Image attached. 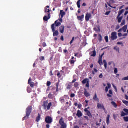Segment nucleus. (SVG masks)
<instances>
[{"label": "nucleus", "mask_w": 128, "mask_h": 128, "mask_svg": "<svg viewBox=\"0 0 128 128\" xmlns=\"http://www.w3.org/2000/svg\"><path fill=\"white\" fill-rule=\"evenodd\" d=\"M42 46L44 48H46V42L43 43Z\"/></svg>", "instance_id": "obj_52"}, {"label": "nucleus", "mask_w": 128, "mask_h": 128, "mask_svg": "<svg viewBox=\"0 0 128 128\" xmlns=\"http://www.w3.org/2000/svg\"><path fill=\"white\" fill-rule=\"evenodd\" d=\"M104 38L106 42H108V36H105Z\"/></svg>", "instance_id": "obj_37"}, {"label": "nucleus", "mask_w": 128, "mask_h": 128, "mask_svg": "<svg viewBox=\"0 0 128 128\" xmlns=\"http://www.w3.org/2000/svg\"><path fill=\"white\" fill-rule=\"evenodd\" d=\"M78 108H82V104H80L78 105Z\"/></svg>", "instance_id": "obj_63"}, {"label": "nucleus", "mask_w": 128, "mask_h": 128, "mask_svg": "<svg viewBox=\"0 0 128 128\" xmlns=\"http://www.w3.org/2000/svg\"><path fill=\"white\" fill-rule=\"evenodd\" d=\"M75 56H78V58H80L81 56H82V55L78 56V54H75Z\"/></svg>", "instance_id": "obj_53"}, {"label": "nucleus", "mask_w": 128, "mask_h": 128, "mask_svg": "<svg viewBox=\"0 0 128 128\" xmlns=\"http://www.w3.org/2000/svg\"><path fill=\"white\" fill-rule=\"evenodd\" d=\"M102 60V56H100L99 57V60Z\"/></svg>", "instance_id": "obj_57"}, {"label": "nucleus", "mask_w": 128, "mask_h": 128, "mask_svg": "<svg viewBox=\"0 0 128 128\" xmlns=\"http://www.w3.org/2000/svg\"><path fill=\"white\" fill-rule=\"evenodd\" d=\"M32 106H29L28 108H26V116L24 118V120H28L30 116V114H32Z\"/></svg>", "instance_id": "obj_1"}, {"label": "nucleus", "mask_w": 128, "mask_h": 128, "mask_svg": "<svg viewBox=\"0 0 128 128\" xmlns=\"http://www.w3.org/2000/svg\"><path fill=\"white\" fill-rule=\"evenodd\" d=\"M36 120H37L38 122H40V114H38V116Z\"/></svg>", "instance_id": "obj_32"}, {"label": "nucleus", "mask_w": 128, "mask_h": 128, "mask_svg": "<svg viewBox=\"0 0 128 128\" xmlns=\"http://www.w3.org/2000/svg\"><path fill=\"white\" fill-rule=\"evenodd\" d=\"M46 124H52V118L50 116H48L46 118Z\"/></svg>", "instance_id": "obj_6"}, {"label": "nucleus", "mask_w": 128, "mask_h": 128, "mask_svg": "<svg viewBox=\"0 0 128 128\" xmlns=\"http://www.w3.org/2000/svg\"><path fill=\"white\" fill-rule=\"evenodd\" d=\"M109 94H112V90H110Z\"/></svg>", "instance_id": "obj_59"}, {"label": "nucleus", "mask_w": 128, "mask_h": 128, "mask_svg": "<svg viewBox=\"0 0 128 128\" xmlns=\"http://www.w3.org/2000/svg\"><path fill=\"white\" fill-rule=\"evenodd\" d=\"M55 24H56V26H60V24H62L60 22H58V20L56 21L55 22Z\"/></svg>", "instance_id": "obj_25"}, {"label": "nucleus", "mask_w": 128, "mask_h": 128, "mask_svg": "<svg viewBox=\"0 0 128 128\" xmlns=\"http://www.w3.org/2000/svg\"><path fill=\"white\" fill-rule=\"evenodd\" d=\"M124 111L125 112H126V116H128V109H124Z\"/></svg>", "instance_id": "obj_39"}, {"label": "nucleus", "mask_w": 128, "mask_h": 128, "mask_svg": "<svg viewBox=\"0 0 128 128\" xmlns=\"http://www.w3.org/2000/svg\"><path fill=\"white\" fill-rule=\"evenodd\" d=\"M70 88H72V85L68 84V86H67V89L70 90Z\"/></svg>", "instance_id": "obj_41"}, {"label": "nucleus", "mask_w": 128, "mask_h": 128, "mask_svg": "<svg viewBox=\"0 0 128 128\" xmlns=\"http://www.w3.org/2000/svg\"><path fill=\"white\" fill-rule=\"evenodd\" d=\"M60 32L61 34H64V26H62L61 27H60Z\"/></svg>", "instance_id": "obj_18"}, {"label": "nucleus", "mask_w": 128, "mask_h": 128, "mask_svg": "<svg viewBox=\"0 0 128 128\" xmlns=\"http://www.w3.org/2000/svg\"><path fill=\"white\" fill-rule=\"evenodd\" d=\"M74 37H73L72 40L70 42V44H72L74 42Z\"/></svg>", "instance_id": "obj_45"}, {"label": "nucleus", "mask_w": 128, "mask_h": 128, "mask_svg": "<svg viewBox=\"0 0 128 128\" xmlns=\"http://www.w3.org/2000/svg\"><path fill=\"white\" fill-rule=\"evenodd\" d=\"M112 104L114 108H118V104L114 102H112Z\"/></svg>", "instance_id": "obj_27"}, {"label": "nucleus", "mask_w": 128, "mask_h": 128, "mask_svg": "<svg viewBox=\"0 0 128 128\" xmlns=\"http://www.w3.org/2000/svg\"><path fill=\"white\" fill-rule=\"evenodd\" d=\"M54 24H52V31L54 32V36H58V31H56V28L54 27Z\"/></svg>", "instance_id": "obj_2"}, {"label": "nucleus", "mask_w": 128, "mask_h": 128, "mask_svg": "<svg viewBox=\"0 0 128 128\" xmlns=\"http://www.w3.org/2000/svg\"><path fill=\"white\" fill-rule=\"evenodd\" d=\"M86 88H90V82H88V83H86Z\"/></svg>", "instance_id": "obj_47"}, {"label": "nucleus", "mask_w": 128, "mask_h": 128, "mask_svg": "<svg viewBox=\"0 0 128 128\" xmlns=\"http://www.w3.org/2000/svg\"><path fill=\"white\" fill-rule=\"evenodd\" d=\"M84 94L85 96H86V98H88V96H90V93L88 92V91H86V90H85V91L84 92Z\"/></svg>", "instance_id": "obj_17"}, {"label": "nucleus", "mask_w": 128, "mask_h": 128, "mask_svg": "<svg viewBox=\"0 0 128 128\" xmlns=\"http://www.w3.org/2000/svg\"><path fill=\"white\" fill-rule=\"evenodd\" d=\"M112 88V85L110 84H108V86L106 88V92H108V90Z\"/></svg>", "instance_id": "obj_14"}, {"label": "nucleus", "mask_w": 128, "mask_h": 128, "mask_svg": "<svg viewBox=\"0 0 128 128\" xmlns=\"http://www.w3.org/2000/svg\"><path fill=\"white\" fill-rule=\"evenodd\" d=\"M48 16H45L44 18V20H45L46 22H48L50 18V13L48 14Z\"/></svg>", "instance_id": "obj_10"}, {"label": "nucleus", "mask_w": 128, "mask_h": 128, "mask_svg": "<svg viewBox=\"0 0 128 128\" xmlns=\"http://www.w3.org/2000/svg\"><path fill=\"white\" fill-rule=\"evenodd\" d=\"M48 8H50V6H47L45 8V12H48V14H50V10Z\"/></svg>", "instance_id": "obj_21"}, {"label": "nucleus", "mask_w": 128, "mask_h": 128, "mask_svg": "<svg viewBox=\"0 0 128 128\" xmlns=\"http://www.w3.org/2000/svg\"><path fill=\"white\" fill-rule=\"evenodd\" d=\"M87 114V116H90V118H92V114H90V112L89 111V112H86Z\"/></svg>", "instance_id": "obj_31"}, {"label": "nucleus", "mask_w": 128, "mask_h": 128, "mask_svg": "<svg viewBox=\"0 0 128 128\" xmlns=\"http://www.w3.org/2000/svg\"><path fill=\"white\" fill-rule=\"evenodd\" d=\"M94 30L96 32H100V26H97L96 27L94 28Z\"/></svg>", "instance_id": "obj_20"}, {"label": "nucleus", "mask_w": 128, "mask_h": 128, "mask_svg": "<svg viewBox=\"0 0 128 128\" xmlns=\"http://www.w3.org/2000/svg\"><path fill=\"white\" fill-rule=\"evenodd\" d=\"M114 50H116L117 52H118V54H120V48H118V46L114 47Z\"/></svg>", "instance_id": "obj_22"}, {"label": "nucleus", "mask_w": 128, "mask_h": 128, "mask_svg": "<svg viewBox=\"0 0 128 128\" xmlns=\"http://www.w3.org/2000/svg\"><path fill=\"white\" fill-rule=\"evenodd\" d=\"M122 102L124 104L128 106V101H126V100H123Z\"/></svg>", "instance_id": "obj_28"}, {"label": "nucleus", "mask_w": 128, "mask_h": 128, "mask_svg": "<svg viewBox=\"0 0 128 128\" xmlns=\"http://www.w3.org/2000/svg\"><path fill=\"white\" fill-rule=\"evenodd\" d=\"M124 122H128V116L124 117Z\"/></svg>", "instance_id": "obj_34"}, {"label": "nucleus", "mask_w": 128, "mask_h": 128, "mask_svg": "<svg viewBox=\"0 0 128 128\" xmlns=\"http://www.w3.org/2000/svg\"><path fill=\"white\" fill-rule=\"evenodd\" d=\"M97 108L99 110H104V104H102L98 103Z\"/></svg>", "instance_id": "obj_7"}, {"label": "nucleus", "mask_w": 128, "mask_h": 128, "mask_svg": "<svg viewBox=\"0 0 128 128\" xmlns=\"http://www.w3.org/2000/svg\"><path fill=\"white\" fill-rule=\"evenodd\" d=\"M28 84H30L31 88H34V82H32V78H30L28 81Z\"/></svg>", "instance_id": "obj_9"}, {"label": "nucleus", "mask_w": 128, "mask_h": 128, "mask_svg": "<svg viewBox=\"0 0 128 128\" xmlns=\"http://www.w3.org/2000/svg\"><path fill=\"white\" fill-rule=\"evenodd\" d=\"M88 82H90L88 79H86L82 81V84H88Z\"/></svg>", "instance_id": "obj_26"}, {"label": "nucleus", "mask_w": 128, "mask_h": 128, "mask_svg": "<svg viewBox=\"0 0 128 128\" xmlns=\"http://www.w3.org/2000/svg\"><path fill=\"white\" fill-rule=\"evenodd\" d=\"M80 0H79L78 2H77V6H78V8H80Z\"/></svg>", "instance_id": "obj_29"}, {"label": "nucleus", "mask_w": 128, "mask_h": 128, "mask_svg": "<svg viewBox=\"0 0 128 128\" xmlns=\"http://www.w3.org/2000/svg\"><path fill=\"white\" fill-rule=\"evenodd\" d=\"M60 14L62 18H64V16H66V12H64V10H61L60 11Z\"/></svg>", "instance_id": "obj_16"}, {"label": "nucleus", "mask_w": 128, "mask_h": 128, "mask_svg": "<svg viewBox=\"0 0 128 128\" xmlns=\"http://www.w3.org/2000/svg\"><path fill=\"white\" fill-rule=\"evenodd\" d=\"M98 40L100 42H102V37L101 35L100 34L98 36Z\"/></svg>", "instance_id": "obj_33"}, {"label": "nucleus", "mask_w": 128, "mask_h": 128, "mask_svg": "<svg viewBox=\"0 0 128 128\" xmlns=\"http://www.w3.org/2000/svg\"><path fill=\"white\" fill-rule=\"evenodd\" d=\"M126 116V114L124 113V112H122L121 113V116Z\"/></svg>", "instance_id": "obj_35"}, {"label": "nucleus", "mask_w": 128, "mask_h": 128, "mask_svg": "<svg viewBox=\"0 0 128 128\" xmlns=\"http://www.w3.org/2000/svg\"><path fill=\"white\" fill-rule=\"evenodd\" d=\"M118 36H119V38H120V36H123L122 34V33H119L118 34Z\"/></svg>", "instance_id": "obj_49"}, {"label": "nucleus", "mask_w": 128, "mask_h": 128, "mask_svg": "<svg viewBox=\"0 0 128 128\" xmlns=\"http://www.w3.org/2000/svg\"><path fill=\"white\" fill-rule=\"evenodd\" d=\"M74 62H74V60H72L70 61V64H74Z\"/></svg>", "instance_id": "obj_61"}, {"label": "nucleus", "mask_w": 128, "mask_h": 128, "mask_svg": "<svg viewBox=\"0 0 128 128\" xmlns=\"http://www.w3.org/2000/svg\"><path fill=\"white\" fill-rule=\"evenodd\" d=\"M50 84H51L50 82H47V86H50Z\"/></svg>", "instance_id": "obj_54"}, {"label": "nucleus", "mask_w": 128, "mask_h": 128, "mask_svg": "<svg viewBox=\"0 0 128 128\" xmlns=\"http://www.w3.org/2000/svg\"><path fill=\"white\" fill-rule=\"evenodd\" d=\"M60 100L61 102L62 103L64 102V99L61 98Z\"/></svg>", "instance_id": "obj_48"}, {"label": "nucleus", "mask_w": 128, "mask_h": 128, "mask_svg": "<svg viewBox=\"0 0 128 128\" xmlns=\"http://www.w3.org/2000/svg\"><path fill=\"white\" fill-rule=\"evenodd\" d=\"M74 86L75 88H78V82L75 83Z\"/></svg>", "instance_id": "obj_46"}, {"label": "nucleus", "mask_w": 128, "mask_h": 128, "mask_svg": "<svg viewBox=\"0 0 128 128\" xmlns=\"http://www.w3.org/2000/svg\"><path fill=\"white\" fill-rule=\"evenodd\" d=\"M76 116H78V118H81V116H82V112H80V110H78V111Z\"/></svg>", "instance_id": "obj_15"}, {"label": "nucleus", "mask_w": 128, "mask_h": 128, "mask_svg": "<svg viewBox=\"0 0 128 128\" xmlns=\"http://www.w3.org/2000/svg\"><path fill=\"white\" fill-rule=\"evenodd\" d=\"M48 101H46L44 102L43 106H44V108H46V106H48Z\"/></svg>", "instance_id": "obj_24"}, {"label": "nucleus", "mask_w": 128, "mask_h": 128, "mask_svg": "<svg viewBox=\"0 0 128 128\" xmlns=\"http://www.w3.org/2000/svg\"><path fill=\"white\" fill-rule=\"evenodd\" d=\"M92 18V14L87 12L86 14V22H88L90 20V19Z\"/></svg>", "instance_id": "obj_5"}, {"label": "nucleus", "mask_w": 128, "mask_h": 128, "mask_svg": "<svg viewBox=\"0 0 128 128\" xmlns=\"http://www.w3.org/2000/svg\"><path fill=\"white\" fill-rule=\"evenodd\" d=\"M60 124L62 126V128H66V124L64 122V119L62 118L60 120Z\"/></svg>", "instance_id": "obj_4"}, {"label": "nucleus", "mask_w": 128, "mask_h": 128, "mask_svg": "<svg viewBox=\"0 0 128 128\" xmlns=\"http://www.w3.org/2000/svg\"><path fill=\"white\" fill-rule=\"evenodd\" d=\"M90 55L91 56H96V50L93 51L92 52L90 53Z\"/></svg>", "instance_id": "obj_19"}, {"label": "nucleus", "mask_w": 128, "mask_h": 128, "mask_svg": "<svg viewBox=\"0 0 128 128\" xmlns=\"http://www.w3.org/2000/svg\"><path fill=\"white\" fill-rule=\"evenodd\" d=\"M125 98L126 100H128V95L126 94L125 95Z\"/></svg>", "instance_id": "obj_58"}, {"label": "nucleus", "mask_w": 128, "mask_h": 128, "mask_svg": "<svg viewBox=\"0 0 128 128\" xmlns=\"http://www.w3.org/2000/svg\"><path fill=\"white\" fill-rule=\"evenodd\" d=\"M99 78H104V76H102V74H100L99 76Z\"/></svg>", "instance_id": "obj_56"}, {"label": "nucleus", "mask_w": 128, "mask_h": 128, "mask_svg": "<svg viewBox=\"0 0 128 128\" xmlns=\"http://www.w3.org/2000/svg\"><path fill=\"white\" fill-rule=\"evenodd\" d=\"M118 68H114V74H118Z\"/></svg>", "instance_id": "obj_43"}, {"label": "nucleus", "mask_w": 128, "mask_h": 128, "mask_svg": "<svg viewBox=\"0 0 128 128\" xmlns=\"http://www.w3.org/2000/svg\"><path fill=\"white\" fill-rule=\"evenodd\" d=\"M110 14V12H108L106 13V16H108Z\"/></svg>", "instance_id": "obj_55"}, {"label": "nucleus", "mask_w": 128, "mask_h": 128, "mask_svg": "<svg viewBox=\"0 0 128 128\" xmlns=\"http://www.w3.org/2000/svg\"><path fill=\"white\" fill-rule=\"evenodd\" d=\"M40 60H44V56H42L40 58Z\"/></svg>", "instance_id": "obj_51"}, {"label": "nucleus", "mask_w": 128, "mask_h": 128, "mask_svg": "<svg viewBox=\"0 0 128 128\" xmlns=\"http://www.w3.org/2000/svg\"><path fill=\"white\" fill-rule=\"evenodd\" d=\"M124 10H122L119 11L118 16H122V14L124 12Z\"/></svg>", "instance_id": "obj_23"}, {"label": "nucleus", "mask_w": 128, "mask_h": 128, "mask_svg": "<svg viewBox=\"0 0 128 128\" xmlns=\"http://www.w3.org/2000/svg\"><path fill=\"white\" fill-rule=\"evenodd\" d=\"M98 64H100V66H102V60H98Z\"/></svg>", "instance_id": "obj_38"}, {"label": "nucleus", "mask_w": 128, "mask_h": 128, "mask_svg": "<svg viewBox=\"0 0 128 128\" xmlns=\"http://www.w3.org/2000/svg\"><path fill=\"white\" fill-rule=\"evenodd\" d=\"M84 18V15H82V16H78V20L80 22H82V20Z\"/></svg>", "instance_id": "obj_12"}, {"label": "nucleus", "mask_w": 128, "mask_h": 128, "mask_svg": "<svg viewBox=\"0 0 128 128\" xmlns=\"http://www.w3.org/2000/svg\"><path fill=\"white\" fill-rule=\"evenodd\" d=\"M117 44H118V46H122V44H124L122 43V42H118L117 43Z\"/></svg>", "instance_id": "obj_42"}, {"label": "nucleus", "mask_w": 128, "mask_h": 128, "mask_svg": "<svg viewBox=\"0 0 128 128\" xmlns=\"http://www.w3.org/2000/svg\"><path fill=\"white\" fill-rule=\"evenodd\" d=\"M127 30H128V26H125L122 28L120 29L118 31V32H126Z\"/></svg>", "instance_id": "obj_8"}, {"label": "nucleus", "mask_w": 128, "mask_h": 128, "mask_svg": "<svg viewBox=\"0 0 128 128\" xmlns=\"http://www.w3.org/2000/svg\"><path fill=\"white\" fill-rule=\"evenodd\" d=\"M50 106H52V103H50L48 106V110H50Z\"/></svg>", "instance_id": "obj_40"}, {"label": "nucleus", "mask_w": 128, "mask_h": 128, "mask_svg": "<svg viewBox=\"0 0 128 128\" xmlns=\"http://www.w3.org/2000/svg\"><path fill=\"white\" fill-rule=\"evenodd\" d=\"M124 24H126V20H124L121 24V26H124Z\"/></svg>", "instance_id": "obj_36"}, {"label": "nucleus", "mask_w": 128, "mask_h": 128, "mask_svg": "<svg viewBox=\"0 0 128 128\" xmlns=\"http://www.w3.org/2000/svg\"><path fill=\"white\" fill-rule=\"evenodd\" d=\"M120 16L118 15V16L117 17V20H118V24H120V22H122V18H124L122 16V17H120Z\"/></svg>", "instance_id": "obj_13"}, {"label": "nucleus", "mask_w": 128, "mask_h": 128, "mask_svg": "<svg viewBox=\"0 0 128 128\" xmlns=\"http://www.w3.org/2000/svg\"><path fill=\"white\" fill-rule=\"evenodd\" d=\"M122 80H128V76L127 77H125L122 79Z\"/></svg>", "instance_id": "obj_44"}, {"label": "nucleus", "mask_w": 128, "mask_h": 128, "mask_svg": "<svg viewBox=\"0 0 128 128\" xmlns=\"http://www.w3.org/2000/svg\"><path fill=\"white\" fill-rule=\"evenodd\" d=\"M110 115H108V116L107 117V120H106V123L107 124H110Z\"/></svg>", "instance_id": "obj_30"}, {"label": "nucleus", "mask_w": 128, "mask_h": 128, "mask_svg": "<svg viewBox=\"0 0 128 128\" xmlns=\"http://www.w3.org/2000/svg\"><path fill=\"white\" fill-rule=\"evenodd\" d=\"M70 96H71V98H74L76 96V94H72Z\"/></svg>", "instance_id": "obj_60"}, {"label": "nucleus", "mask_w": 128, "mask_h": 128, "mask_svg": "<svg viewBox=\"0 0 128 128\" xmlns=\"http://www.w3.org/2000/svg\"><path fill=\"white\" fill-rule=\"evenodd\" d=\"M104 66L106 70V68H108V64H104Z\"/></svg>", "instance_id": "obj_50"}, {"label": "nucleus", "mask_w": 128, "mask_h": 128, "mask_svg": "<svg viewBox=\"0 0 128 128\" xmlns=\"http://www.w3.org/2000/svg\"><path fill=\"white\" fill-rule=\"evenodd\" d=\"M128 11H126L124 14V16H128Z\"/></svg>", "instance_id": "obj_64"}, {"label": "nucleus", "mask_w": 128, "mask_h": 128, "mask_svg": "<svg viewBox=\"0 0 128 128\" xmlns=\"http://www.w3.org/2000/svg\"><path fill=\"white\" fill-rule=\"evenodd\" d=\"M93 100H95V102H100V99L98 98V95L96 94L94 96Z\"/></svg>", "instance_id": "obj_11"}, {"label": "nucleus", "mask_w": 128, "mask_h": 128, "mask_svg": "<svg viewBox=\"0 0 128 128\" xmlns=\"http://www.w3.org/2000/svg\"><path fill=\"white\" fill-rule=\"evenodd\" d=\"M120 28V25H118L116 26V30H119Z\"/></svg>", "instance_id": "obj_62"}, {"label": "nucleus", "mask_w": 128, "mask_h": 128, "mask_svg": "<svg viewBox=\"0 0 128 128\" xmlns=\"http://www.w3.org/2000/svg\"><path fill=\"white\" fill-rule=\"evenodd\" d=\"M118 33L116 32H113L112 33L111 39L112 40H114L118 38Z\"/></svg>", "instance_id": "obj_3"}]
</instances>
